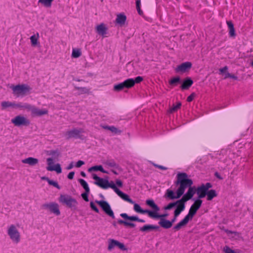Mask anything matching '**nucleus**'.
Instances as JSON below:
<instances>
[{"instance_id":"f257e3e1","label":"nucleus","mask_w":253,"mask_h":253,"mask_svg":"<svg viewBox=\"0 0 253 253\" xmlns=\"http://www.w3.org/2000/svg\"><path fill=\"white\" fill-rule=\"evenodd\" d=\"M176 177L183 179L186 182L184 191L186 188H188L187 192L180 199L182 203H185L191 199L194 195L196 193V187L192 186L193 182L191 179L188 178V175L185 172H179L177 174Z\"/></svg>"},{"instance_id":"ea45409f","label":"nucleus","mask_w":253,"mask_h":253,"mask_svg":"<svg viewBox=\"0 0 253 253\" xmlns=\"http://www.w3.org/2000/svg\"><path fill=\"white\" fill-rule=\"evenodd\" d=\"M180 81V79L179 77H175L171 79L169 81V84L170 85H176L177 84L179 83Z\"/></svg>"},{"instance_id":"9d476101","label":"nucleus","mask_w":253,"mask_h":253,"mask_svg":"<svg viewBox=\"0 0 253 253\" xmlns=\"http://www.w3.org/2000/svg\"><path fill=\"white\" fill-rule=\"evenodd\" d=\"M212 187V185L210 182L202 184L196 188V193L198 195V199H200L206 197L208 190Z\"/></svg>"},{"instance_id":"a211bd4d","label":"nucleus","mask_w":253,"mask_h":253,"mask_svg":"<svg viewBox=\"0 0 253 253\" xmlns=\"http://www.w3.org/2000/svg\"><path fill=\"white\" fill-rule=\"evenodd\" d=\"M120 216L125 219L130 221H136L142 223H144L145 222L144 219H140L137 216H128L126 213H122L120 214Z\"/></svg>"},{"instance_id":"423d86ee","label":"nucleus","mask_w":253,"mask_h":253,"mask_svg":"<svg viewBox=\"0 0 253 253\" xmlns=\"http://www.w3.org/2000/svg\"><path fill=\"white\" fill-rule=\"evenodd\" d=\"M59 201L63 205H66L71 209H76L78 205L77 200L71 196L61 194L59 198Z\"/></svg>"},{"instance_id":"c85d7f7f","label":"nucleus","mask_w":253,"mask_h":253,"mask_svg":"<svg viewBox=\"0 0 253 253\" xmlns=\"http://www.w3.org/2000/svg\"><path fill=\"white\" fill-rule=\"evenodd\" d=\"M118 242L114 239H110L108 240V250L111 251L114 247H117Z\"/></svg>"},{"instance_id":"09e8293b","label":"nucleus","mask_w":253,"mask_h":253,"mask_svg":"<svg viewBox=\"0 0 253 253\" xmlns=\"http://www.w3.org/2000/svg\"><path fill=\"white\" fill-rule=\"evenodd\" d=\"M143 80V77L141 76H138L136 77L134 79H133V82L135 84H139Z\"/></svg>"},{"instance_id":"c756f323","label":"nucleus","mask_w":253,"mask_h":253,"mask_svg":"<svg viewBox=\"0 0 253 253\" xmlns=\"http://www.w3.org/2000/svg\"><path fill=\"white\" fill-rule=\"evenodd\" d=\"M125 88H129L134 85L133 79L129 78L123 82Z\"/></svg>"},{"instance_id":"cd10ccee","label":"nucleus","mask_w":253,"mask_h":253,"mask_svg":"<svg viewBox=\"0 0 253 253\" xmlns=\"http://www.w3.org/2000/svg\"><path fill=\"white\" fill-rule=\"evenodd\" d=\"M206 196H207V200L211 201L213 198L216 197L217 196V194L215 190L211 189L210 190H208L207 194Z\"/></svg>"},{"instance_id":"0e129e2a","label":"nucleus","mask_w":253,"mask_h":253,"mask_svg":"<svg viewBox=\"0 0 253 253\" xmlns=\"http://www.w3.org/2000/svg\"><path fill=\"white\" fill-rule=\"evenodd\" d=\"M74 167V162H72L69 166L66 168V169L68 170L72 169Z\"/></svg>"},{"instance_id":"774afa93","label":"nucleus","mask_w":253,"mask_h":253,"mask_svg":"<svg viewBox=\"0 0 253 253\" xmlns=\"http://www.w3.org/2000/svg\"><path fill=\"white\" fill-rule=\"evenodd\" d=\"M141 1L140 0H136V7H140Z\"/></svg>"},{"instance_id":"39448f33","label":"nucleus","mask_w":253,"mask_h":253,"mask_svg":"<svg viewBox=\"0 0 253 253\" xmlns=\"http://www.w3.org/2000/svg\"><path fill=\"white\" fill-rule=\"evenodd\" d=\"M146 204L150 207L152 209L150 217L152 218H164L168 216V214L165 213L163 214H160L159 211L160 210V208L155 204L154 200L152 199H148L146 201Z\"/></svg>"},{"instance_id":"bb28decb","label":"nucleus","mask_w":253,"mask_h":253,"mask_svg":"<svg viewBox=\"0 0 253 253\" xmlns=\"http://www.w3.org/2000/svg\"><path fill=\"white\" fill-rule=\"evenodd\" d=\"M184 210H183V207H181V208H178V209L175 210L174 211V216L173 218L170 221V222H171V225H172L173 223H174L176 221L177 216Z\"/></svg>"},{"instance_id":"412c9836","label":"nucleus","mask_w":253,"mask_h":253,"mask_svg":"<svg viewBox=\"0 0 253 253\" xmlns=\"http://www.w3.org/2000/svg\"><path fill=\"white\" fill-rule=\"evenodd\" d=\"M22 162L24 164H27L31 166H34L38 163L39 160L37 158L29 157L22 160Z\"/></svg>"},{"instance_id":"4d7b16f0","label":"nucleus","mask_w":253,"mask_h":253,"mask_svg":"<svg viewBox=\"0 0 253 253\" xmlns=\"http://www.w3.org/2000/svg\"><path fill=\"white\" fill-rule=\"evenodd\" d=\"M75 175V172L74 171H71L68 174L67 177L69 179H72L74 178Z\"/></svg>"},{"instance_id":"a18cd8bd","label":"nucleus","mask_w":253,"mask_h":253,"mask_svg":"<svg viewBox=\"0 0 253 253\" xmlns=\"http://www.w3.org/2000/svg\"><path fill=\"white\" fill-rule=\"evenodd\" d=\"M33 106V105L27 103H23V109H26L27 111H31Z\"/></svg>"},{"instance_id":"72a5a7b5","label":"nucleus","mask_w":253,"mask_h":253,"mask_svg":"<svg viewBox=\"0 0 253 253\" xmlns=\"http://www.w3.org/2000/svg\"><path fill=\"white\" fill-rule=\"evenodd\" d=\"M82 54L81 51L78 48H73L72 53V57L73 58H78Z\"/></svg>"},{"instance_id":"c9c22d12","label":"nucleus","mask_w":253,"mask_h":253,"mask_svg":"<svg viewBox=\"0 0 253 253\" xmlns=\"http://www.w3.org/2000/svg\"><path fill=\"white\" fill-rule=\"evenodd\" d=\"M120 197L124 200L127 201L130 204H134V201L131 199H130L127 194L123 192L121 194Z\"/></svg>"},{"instance_id":"aec40b11","label":"nucleus","mask_w":253,"mask_h":253,"mask_svg":"<svg viewBox=\"0 0 253 253\" xmlns=\"http://www.w3.org/2000/svg\"><path fill=\"white\" fill-rule=\"evenodd\" d=\"M159 228L157 225L152 224H146L140 228L139 230L141 232H150L153 230H156Z\"/></svg>"},{"instance_id":"6e6552de","label":"nucleus","mask_w":253,"mask_h":253,"mask_svg":"<svg viewBox=\"0 0 253 253\" xmlns=\"http://www.w3.org/2000/svg\"><path fill=\"white\" fill-rule=\"evenodd\" d=\"M84 130L82 128L77 129L74 128L71 130L67 131L65 133L64 135L66 139L75 138L84 140V137L82 134Z\"/></svg>"},{"instance_id":"2f4dec72","label":"nucleus","mask_w":253,"mask_h":253,"mask_svg":"<svg viewBox=\"0 0 253 253\" xmlns=\"http://www.w3.org/2000/svg\"><path fill=\"white\" fill-rule=\"evenodd\" d=\"M79 182L82 186L84 188L85 191L86 192H90V189L88 187L87 183L83 179H79Z\"/></svg>"},{"instance_id":"052dcab7","label":"nucleus","mask_w":253,"mask_h":253,"mask_svg":"<svg viewBox=\"0 0 253 253\" xmlns=\"http://www.w3.org/2000/svg\"><path fill=\"white\" fill-rule=\"evenodd\" d=\"M229 35L231 37H234L235 36V31L234 28L229 30Z\"/></svg>"},{"instance_id":"473e14b6","label":"nucleus","mask_w":253,"mask_h":253,"mask_svg":"<svg viewBox=\"0 0 253 253\" xmlns=\"http://www.w3.org/2000/svg\"><path fill=\"white\" fill-rule=\"evenodd\" d=\"M53 0H39V3L42 4L46 7H50Z\"/></svg>"},{"instance_id":"680f3d73","label":"nucleus","mask_w":253,"mask_h":253,"mask_svg":"<svg viewBox=\"0 0 253 253\" xmlns=\"http://www.w3.org/2000/svg\"><path fill=\"white\" fill-rule=\"evenodd\" d=\"M155 166L156 167L159 168V169H162V170H166V169H167V168L166 167H164L163 166L155 165Z\"/></svg>"},{"instance_id":"7ed1b4c3","label":"nucleus","mask_w":253,"mask_h":253,"mask_svg":"<svg viewBox=\"0 0 253 253\" xmlns=\"http://www.w3.org/2000/svg\"><path fill=\"white\" fill-rule=\"evenodd\" d=\"M186 181L183 179H181L176 177V180L175 181V185L179 186L176 191V194L174 192L170 189H168L166 191L165 197L170 200L177 199L181 197L184 193V188L186 186Z\"/></svg>"},{"instance_id":"7c9ffc66","label":"nucleus","mask_w":253,"mask_h":253,"mask_svg":"<svg viewBox=\"0 0 253 253\" xmlns=\"http://www.w3.org/2000/svg\"><path fill=\"white\" fill-rule=\"evenodd\" d=\"M14 102L10 101H3L1 103V106L2 109H5L8 107L14 108Z\"/></svg>"},{"instance_id":"de8ad7c7","label":"nucleus","mask_w":253,"mask_h":253,"mask_svg":"<svg viewBox=\"0 0 253 253\" xmlns=\"http://www.w3.org/2000/svg\"><path fill=\"white\" fill-rule=\"evenodd\" d=\"M89 193V192H86V191H85L84 193H82L81 194L82 198L86 202H88L89 201L88 198V195Z\"/></svg>"},{"instance_id":"2eb2a0df","label":"nucleus","mask_w":253,"mask_h":253,"mask_svg":"<svg viewBox=\"0 0 253 253\" xmlns=\"http://www.w3.org/2000/svg\"><path fill=\"white\" fill-rule=\"evenodd\" d=\"M46 161L48 165L46 167V169L48 171H55L57 173L62 172V169L59 164H57L54 166H52V165L54 164L53 159L52 158H48Z\"/></svg>"},{"instance_id":"e433bc0d","label":"nucleus","mask_w":253,"mask_h":253,"mask_svg":"<svg viewBox=\"0 0 253 253\" xmlns=\"http://www.w3.org/2000/svg\"><path fill=\"white\" fill-rule=\"evenodd\" d=\"M106 165L109 167L115 168L116 169L119 168V166L114 160L108 161L106 162Z\"/></svg>"},{"instance_id":"338daca9","label":"nucleus","mask_w":253,"mask_h":253,"mask_svg":"<svg viewBox=\"0 0 253 253\" xmlns=\"http://www.w3.org/2000/svg\"><path fill=\"white\" fill-rule=\"evenodd\" d=\"M136 9H137V11L138 12V13L140 15H142L143 13V11L141 10V8H140V7H136Z\"/></svg>"},{"instance_id":"49530a36","label":"nucleus","mask_w":253,"mask_h":253,"mask_svg":"<svg viewBox=\"0 0 253 253\" xmlns=\"http://www.w3.org/2000/svg\"><path fill=\"white\" fill-rule=\"evenodd\" d=\"M90 207L91 208L92 210H93L94 211H95L97 213H99V211L98 209L97 208V207L95 205L94 203L93 202H91L90 203Z\"/></svg>"},{"instance_id":"603ef678","label":"nucleus","mask_w":253,"mask_h":253,"mask_svg":"<svg viewBox=\"0 0 253 253\" xmlns=\"http://www.w3.org/2000/svg\"><path fill=\"white\" fill-rule=\"evenodd\" d=\"M84 164V161L79 160L76 163L75 166L77 168H80L81 166H82Z\"/></svg>"},{"instance_id":"393cba45","label":"nucleus","mask_w":253,"mask_h":253,"mask_svg":"<svg viewBox=\"0 0 253 253\" xmlns=\"http://www.w3.org/2000/svg\"><path fill=\"white\" fill-rule=\"evenodd\" d=\"M96 31L97 33L102 36H104L106 34L107 28L106 27L105 25L101 23L100 25H98L96 28Z\"/></svg>"},{"instance_id":"ddd939ff","label":"nucleus","mask_w":253,"mask_h":253,"mask_svg":"<svg viewBox=\"0 0 253 253\" xmlns=\"http://www.w3.org/2000/svg\"><path fill=\"white\" fill-rule=\"evenodd\" d=\"M192 64L190 62H185L178 65L174 69L175 72L178 74H183L188 72L192 67Z\"/></svg>"},{"instance_id":"79ce46f5","label":"nucleus","mask_w":253,"mask_h":253,"mask_svg":"<svg viewBox=\"0 0 253 253\" xmlns=\"http://www.w3.org/2000/svg\"><path fill=\"white\" fill-rule=\"evenodd\" d=\"M76 89L82 93H88L89 91V89L85 87H77Z\"/></svg>"},{"instance_id":"f8f14e48","label":"nucleus","mask_w":253,"mask_h":253,"mask_svg":"<svg viewBox=\"0 0 253 253\" xmlns=\"http://www.w3.org/2000/svg\"><path fill=\"white\" fill-rule=\"evenodd\" d=\"M43 209L48 210L51 212L55 214L56 215H59L60 211L59 209V205L55 202L45 203L42 206Z\"/></svg>"},{"instance_id":"4468645a","label":"nucleus","mask_w":253,"mask_h":253,"mask_svg":"<svg viewBox=\"0 0 253 253\" xmlns=\"http://www.w3.org/2000/svg\"><path fill=\"white\" fill-rule=\"evenodd\" d=\"M92 178L95 181L94 182V184L100 187V188L106 189H107V184L108 180L105 179L103 178H101L98 176L96 174L93 173Z\"/></svg>"},{"instance_id":"9b49d317","label":"nucleus","mask_w":253,"mask_h":253,"mask_svg":"<svg viewBox=\"0 0 253 253\" xmlns=\"http://www.w3.org/2000/svg\"><path fill=\"white\" fill-rule=\"evenodd\" d=\"M11 123L16 126H28L30 124V121L23 116L18 115L11 120Z\"/></svg>"},{"instance_id":"b1692460","label":"nucleus","mask_w":253,"mask_h":253,"mask_svg":"<svg viewBox=\"0 0 253 253\" xmlns=\"http://www.w3.org/2000/svg\"><path fill=\"white\" fill-rule=\"evenodd\" d=\"M159 224L165 229H169L172 226L170 221L165 218H161L159 222Z\"/></svg>"},{"instance_id":"8fccbe9b","label":"nucleus","mask_w":253,"mask_h":253,"mask_svg":"<svg viewBox=\"0 0 253 253\" xmlns=\"http://www.w3.org/2000/svg\"><path fill=\"white\" fill-rule=\"evenodd\" d=\"M117 247L122 251H126L127 250L124 244L119 242H118Z\"/></svg>"},{"instance_id":"37998d69","label":"nucleus","mask_w":253,"mask_h":253,"mask_svg":"<svg viewBox=\"0 0 253 253\" xmlns=\"http://www.w3.org/2000/svg\"><path fill=\"white\" fill-rule=\"evenodd\" d=\"M48 183L50 185H52L54 187L57 188L58 189H60V187L59 186V184L56 181H53L52 180L48 179Z\"/></svg>"},{"instance_id":"4c0bfd02","label":"nucleus","mask_w":253,"mask_h":253,"mask_svg":"<svg viewBox=\"0 0 253 253\" xmlns=\"http://www.w3.org/2000/svg\"><path fill=\"white\" fill-rule=\"evenodd\" d=\"M125 88V87L123 82L120 83L119 84H115L114 86V90L117 91H120L123 90Z\"/></svg>"},{"instance_id":"dca6fc26","label":"nucleus","mask_w":253,"mask_h":253,"mask_svg":"<svg viewBox=\"0 0 253 253\" xmlns=\"http://www.w3.org/2000/svg\"><path fill=\"white\" fill-rule=\"evenodd\" d=\"M175 206V209H178V208H181V207H183V210L185 208V204H184L181 199H179L174 202L169 203L167 206L164 207V209L165 210H170Z\"/></svg>"},{"instance_id":"bf43d9fd","label":"nucleus","mask_w":253,"mask_h":253,"mask_svg":"<svg viewBox=\"0 0 253 253\" xmlns=\"http://www.w3.org/2000/svg\"><path fill=\"white\" fill-rule=\"evenodd\" d=\"M113 190L119 196L123 193V192H122L121 190H120L117 187H114Z\"/></svg>"},{"instance_id":"0eeeda50","label":"nucleus","mask_w":253,"mask_h":253,"mask_svg":"<svg viewBox=\"0 0 253 253\" xmlns=\"http://www.w3.org/2000/svg\"><path fill=\"white\" fill-rule=\"evenodd\" d=\"M7 234L13 243L18 244L20 242V233L14 224H11L7 227Z\"/></svg>"},{"instance_id":"3c124183","label":"nucleus","mask_w":253,"mask_h":253,"mask_svg":"<svg viewBox=\"0 0 253 253\" xmlns=\"http://www.w3.org/2000/svg\"><path fill=\"white\" fill-rule=\"evenodd\" d=\"M195 96V94L194 93H192L187 98V101L189 102H191L193 100Z\"/></svg>"},{"instance_id":"a19ab883","label":"nucleus","mask_w":253,"mask_h":253,"mask_svg":"<svg viewBox=\"0 0 253 253\" xmlns=\"http://www.w3.org/2000/svg\"><path fill=\"white\" fill-rule=\"evenodd\" d=\"M181 106L180 102H178L176 105H173L170 109V112L171 113L174 112L179 109Z\"/></svg>"},{"instance_id":"20e7f679","label":"nucleus","mask_w":253,"mask_h":253,"mask_svg":"<svg viewBox=\"0 0 253 253\" xmlns=\"http://www.w3.org/2000/svg\"><path fill=\"white\" fill-rule=\"evenodd\" d=\"M11 88L13 94L17 97H23L30 93L32 88L27 84L12 85Z\"/></svg>"},{"instance_id":"69168bd1","label":"nucleus","mask_w":253,"mask_h":253,"mask_svg":"<svg viewBox=\"0 0 253 253\" xmlns=\"http://www.w3.org/2000/svg\"><path fill=\"white\" fill-rule=\"evenodd\" d=\"M228 69V67L227 66H225L223 68H221L219 69V71L221 73H224L226 70H227Z\"/></svg>"},{"instance_id":"e2e57ef3","label":"nucleus","mask_w":253,"mask_h":253,"mask_svg":"<svg viewBox=\"0 0 253 253\" xmlns=\"http://www.w3.org/2000/svg\"><path fill=\"white\" fill-rule=\"evenodd\" d=\"M116 183L119 187H122L123 186V182L120 180L117 179L116 181Z\"/></svg>"},{"instance_id":"1a4fd4ad","label":"nucleus","mask_w":253,"mask_h":253,"mask_svg":"<svg viewBox=\"0 0 253 253\" xmlns=\"http://www.w3.org/2000/svg\"><path fill=\"white\" fill-rule=\"evenodd\" d=\"M95 202L101 208L102 210L106 214L113 219L115 218L114 212L111 209L110 205L107 201L103 200H96Z\"/></svg>"},{"instance_id":"f03ea898","label":"nucleus","mask_w":253,"mask_h":253,"mask_svg":"<svg viewBox=\"0 0 253 253\" xmlns=\"http://www.w3.org/2000/svg\"><path fill=\"white\" fill-rule=\"evenodd\" d=\"M202 204V201L201 200L197 199L190 207L188 213L182 220L173 227V229L175 231H178L181 228L185 226L188 223L189 220L192 219L197 211L201 207Z\"/></svg>"},{"instance_id":"4be33fe9","label":"nucleus","mask_w":253,"mask_h":253,"mask_svg":"<svg viewBox=\"0 0 253 253\" xmlns=\"http://www.w3.org/2000/svg\"><path fill=\"white\" fill-rule=\"evenodd\" d=\"M193 84V81L191 78L187 77L181 85V88L183 90L188 89Z\"/></svg>"},{"instance_id":"f3484780","label":"nucleus","mask_w":253,"mask_h":253,"mask_svg":"<svg viewBox=\"0 0 253 253\" xmlns=\"http://www.w3.org/2000/svg\"><path fill=\"white\" fill-rule=\"evenodd\" d=\"M31 112L32 115L33 116H41L48 113V111L47 110H40L34 106H33Z\"/></svg>"},{"instance_id":"5701e85b","label":"nucleus","mask_w":253,"mask_h":253,"mask_svg":"<svg viewBox=\"0 0 253 253\" xmlns=\"http://www.w3.org/2000/svg\"><path fill=\"white\" fill-rule=\"evenodd\" d=\"M126 20V16L123 13H120L117 15V18L116 19V22L117 24L120 25L121 26L125 24Z\"/></svg>"},{"instance_id":"864d4df0","label":"nucleus","mask_w":253,"mask_h":253,"mask_svg":"<svg viewBox=\"0 0 253 253\" xmlns=\"http://www.w3.org/2000/svg\"><path fill=\"white\" fill-rule=\"evenodd\" d=\"M116 186L115 185V184L114 183V182L113 181H111V182H109V181L108 182V184H107V188H111L112 189H114V187H116Z\"/></svg>"},{"instance_id":"13d9d810","label":"nucleus","mask_w":253,"mask_h":253,"mask_svg":"<svg viewBox=\"0 0 253 253\" xmlns=\"http://www.w3.org/2000/svg\"><path fill=\"white\" fill-rule=\"evenodd\" d=\"M227 24L228 25L229 29H231L234 28V25L232 22L230 21H227Z\"/></svg>"},{"instance_id":"6ab92c4d","label":"nucleus","mask_w":253,"mask_h":253,"mask_svg":"<svg viewBox=\"0 0 253 253\" xmlns=\"http://www.w3.org/2000/svg\"><path fill=\"white\" fill-rule=\"evenodd\" d=\"M134 210L138 213H142V214H145L147 213L148 216L150 217V215L151 214V211L148 210H143L141 209L139 205L135 203L134 202Z\"/></svg>"},{"instance_id":"c03bdc74","label":"nucleus","mask_w":253,"mask_h":253,"mask_svg":"<svg viewBox=\"0 0 253 253\" xmlns=\"http://www.w3.org/2000/svg\"><path fill=\"white\" fill-rule=\"evenodd\" d=\"M223 251L225 253H236L234 250L231 249L229 247L227 246H225L223 248Z\"/></svg>"},{"instance_id":"a878e982","label":"nucleus","mask_w":253,"mask_h":253,"mask_svg":"<svg viewBox=\"0 0 253 253\" xmlns=\"http://www.w3.org/2000/svg\"><path fill=\"white\" fill-rule=\"evenodd\" d=\"M97 170H99L104 173H108V172L103 169V167L101 165L93 166L88 169V172Z\"/></svg>"},{"instance_id":"58836bf2","label":"nucleus","mask_w":253,"mask_h":253,"mask_svg":"<svg viewBox=\"0 0 253 253\" xmlns=\"http://www.w3.org/2000/svg\"><path fill=\"white\" fill-rule=\"evenodd\" d=\"M38 37L39 33H37V36H36V35H34L30 37V40L32 45L35 46L37 44Z\"/></svg>"},{"instance_id":"5fc2aeb1","label":"nucleus","mask_w":253,"mask_h":253,"mask_svg":"<svg viewBox=\"0 0 253 253\" xmlns=\"http://www.w3.org/2000/svg\"><path fill=\"white\" fill-rule=\"evenodd\" d=\"M23 103L20 102L18 103H14V108H20L23 109Z\"/></svg>"},{"instance_id":"f704fd0d","label":"nucleus","mask_w":253,"mask_h":253,"mask_svg":"<svg viewBox=\"0 0 253 253\" xmlns=\"http://www.w3.org/2000/svg\"><path fill=\"white\" fill-rule=\"evenodd\" d=\"M118 222L120 224H124L126 226H129L130 227H134L135 226V224L129 222L122 219H119Z\"/></svg>"},{"instance_id":"6e6d98bb","label":"nucleus","mask_w":253,"mask_h":253,"mask_svg":"<svg viewBox=\"0 0 253 253\" xmlns=\"http://www.w3.org/2000/svg\"><path fill=\"white\" fill-rule=\"evenodd\" d=\"M109 130L115 133H117L118 132V129L114 126H110L109 128Z\"/></svg>"}]
</instances>
